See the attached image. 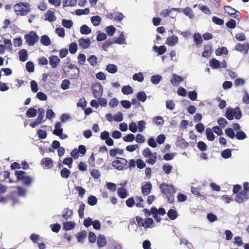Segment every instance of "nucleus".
Instances as JSON below:
<instances>
[{
  "instance_id": "nucleus-35",
  "label": "nucleus",
  "mask_w": 249,
  "mask_h": 249,
  "mask_svg": "<svg viewBox=\"0 0 249 249\" xmlns=\"http://www.w3.org/2000/svg\"><path fill=\"white\" fill-rule=\"evenodd\" d=\"M184 14L190 18H193L194 17L193 11L189 7H186L182 9Z\"/></svg>"
},
{
  "instance_id": "nucleus-29",
  "label": "nucleus",
  "mask_w": 249,
  "mask_h": 249,
  "mask_svg": "<svg viewBox=\"0 0 249 249\" xmlns=\"http://www.w3.org/2000/svg\"><path fill=\"white\" fill-rule=\"evenodd\" d=\"M40 42L44 46H49L51 43L50 37L47 35H43L41 37Z\"/></svg>"
},
{
  "instance_id": "nucleus-57",
  "label": "nucleus",
  "mask_w": 249,
  "mask_h": 249,
  "mask_svg": "<svg viewBox=\"0 0 249 249\" xmlns=\"http://www.w3.org/2000/svg\"><path fill=\"white\" fill-rule=\"evenodd\" d=\"M135 140V136L133 134H129L123 138V140L125 142H132Z\"/></svg>"
},
{
  "instance_id": "nucleus-20",
  "label": "nucleus",
  "mask_w": 249,
  "mask_h": 249,
  "mask_svg": "<svg viewBox=\"0 0 249 249\" xmlns=\"http://www.w3.org/2000/svg\"><path fill=\"white\" fill-rule=\"evenodd\" d=\"M212 52V48L210 45H206L204 47V50L202 53V56L204 57H210Z\"/></svg>"
},
{
  "instance_id": "nucleus-39",
  "label": "nucleus",
  "mask_w": 249,
  "mask_h": 249,
  "mask_svg": "<svg viewBox=\"0 0 249 249\" xmlns=\"http://www.w3.org/2000/svg\"><path fill=\"white\" fill-rule=\"evenodd\" d=\"M36 109L33 107H31L26 111V114L29 118H33L36 116Z\"/></svg>"
},
{
  "instance_id": "nucleus-6",
  "label": "nucleus",
  "mask_w": 249,
  "mask_h": 249,
  "mask_svg": "<svg viewBox=\"0 0 249 249\" xmlns=\"http://www.w3.org/2000/svg\"><path fill=\"white\" fill-rule=\"evenodd\" d=\"M26 42L30 46H33L39 40V36L34 31H31L24 36Z\"/></svg>"
},
{
  "instance_id": "nucleus-2",
  "label": "nucleus",
  "mask_w": 249,
  "mask_h": 249,
  "mask_svg": "<svg viewBox=\"0 0 249 249\" xmlns=\"http://www.w3.org/2000/svg\"><path fill=\"white\" fill-rule=\"evenodd\" d=\"M14 11L18 15L26 16L30 12V8L27 3L20 2L14 6Z\"/></svg>"
},
{
  "instance_id": "nucleus-38",
  "label": "nucleus",
  "mask_w": 249,
  "mask_h": 249,
  "mask_svg": "<svg viewBox=\"0 0 249 249\" xmlns=\"http://www.w3.org/2000/svg\"><path fill=\"white\" fill-rule=\"evenodd\" d=\"M90 20L93 25L95 26H98L101 22V18L99 16L92 17Z\"/></svg>"
},
{
  "instance_id": "nucleus-49",
  "label": "nucleus",
  "mask_w": 249,
  "mask_h": 249,
  "mask_svg": "<svg viewBox=\"0 0 249 249\" xmlns=\"http://www.w3.org/2000/svg\"><path fill=\"white\" fill-rule=\"evenodd\" d=\"M137 98L138 100L144 102L146 99V95L144 92L140 91L137 93Z\"/></svg>"
},
{
  "instance_id": "nucleus-37",
  "label": "nucleus",
  "mask_w": 249,
  "mask_h": 249,
  "mask_svg": "<svg viewBox=\"0 0 249 249\" xmlns=\"http://www.w3.org/2000/svg\"><path fill=\"white\" fill-rule=\"evenodd\" d=\"M162 79V76L160 75H153L151 77V82L154 85H157L160 82Z\"/></svg>"
},
{
  "instance_id": "nucleus-36",
  "label": "nucleus",
  "mask_w": 249,
  "mask_h": 249,
  "mask_svg": "<svg viewBox=\"0 0 249 249\" xmlns=\"http://www.w3.org/2000/svg\"><path fill=\"white\" fill-rule=\"evenodd\" d=\"M106 70L110 73H115L117 71L118 68L114 64H108L106 67Z\"/></svg>"
},
{
  "instance_id": "nucleus-17",
  "label": "nucleus",
  "mask_w": 249,
  "mask_h": 249,
  "mask_svg": "<svg viewBox=\"0 0 249 249\" xmlns=\"http://www.w3.org/2000/svg\"><path fill=\"white\" fill-rule=\"evenodd\" d=\"M152 189V185L150 183H147L142 187V194L144 196L149 195Z\"/></svg>"
},
{
  "instance_id": "nucleus-32",
  "label": "nucleus",
  "mask_w": 249,
  "mask_h": 249,
  "mask_svg": "<svg viewBox=\"0 0 249 249\" xmlns=\"http://www.w3.org/2000/svg\"><path fill=\"white\" fill-rule=\"evenodd\" d=\"M151 213L152 214H157L161 215H163L165 214L166 212L164 208H161L158 210L156 208H152L151 210Z\"/></svg>"
},
{
  "instance_id": "nucleus-30",
  "label": "nucleus",
  "mask_w": 249,
  "mask_h": 249,
  "mask_svg": "<svg viewBox=\"0 0 249 249\" xmlns=\"http://www.w3.org/2000/svg\"><path fill=\"white\" fill-rule=\"evenodd\" d=\"M80 32L82 35H87L91 32V30L87 25H83L80 27Z\"/></svg>"
},
{
  "instance_id": "nucleus-52",
  "label": "nucleus",
  "mask_w": 249,
  "mask_h": 249,
  "mask_svg": "<svg viewBox=\"0 0 249 249\" xmlns=\"http://www.w3.org/2000/svg\"><path fill=\"white\" fill-rule=\"evenodd\" d=\"M88 61L91 66H95L97 63V58L95 55H92L88 58Z\"/></svg>"
},
{
  "instance_id": "nucleus-59",
  "label": "nucleus",
  "mask_w": 249,
  "mask_h": 249,
  "mask_svg": "<svg viewBox=\"0 0 249 249\" xmlns=\"http://www.w3.org/2000/svg\"><path fill=\"white\" fill-rule=\"evenodd\" d=\"M222 157L224 159H228L231 156V150L227 149L224 150L221 153Z\"/></svg>"
},
{
  "instance_id": "nucleus-58",
  "label": "nucleus",
  "mask_w": 249,
  "mask_h": 249,
  "mask_svg": "<svg viewBox=\"0 0 249 249\" xmlns=\"http://www.w3.org/2000/svg\"><path fill=\"white\" fill-rule=\"evenodd\" d=\"M217 123L221 128H224L227 124V121L224 118L221 117L217 120Z\"/></svg>"
},
{
  "instance_id": "nucleus-19",
  "label": "nucleus",
  "mask_w": 249,
  "mask_h": 249,
  "mask_svg": "<svg viewBox=\"0 0 249 249\" xmlns=\"http://www.w3.org/2000/svg\"><path fill=\"white\" fill-rule=\"evenodd\" d=\"M63 129L61 126V124L60 123H57L54 125V129L53 131V134L58 136L59 134H61L63 132Z\"/></svg>"
},
{
  "instance_id": "nucleus-51",
  "label": "nucleus",
  "mask_w": 249,
  "mask_h": 249,
  "mask_svg": "<svg viewBox=\"0 0 249 249\" xmlns=\"http://www.w3.org/2000/svg\"><path fill=\"white\" fill-rule=\"evenodd\" d=\"M146 126V123L144 121H140L138 123L137 129H138L139 131L142 132L143 131Z\"/></svg>"
},
{
  "instance_id": "nucleus-60",
  "label": "nucleus",
  "mask_w": 249,
  "mask_h": 249,
  "mask_svg": "<svg viewBox=\"0 0 249 249\" xmlns=\"http://www.w3.org/2000/svg\"><path fill=\"white\" fill-rule=\"evenodd\" d=\"M113 119L115 121L120 122L123 120V114L121 112H118L114 116Z\"/></svg>"
},
{
  "instance_id": "nucleus-56",
  "label": "nucleus",
  "mask_w": 249,
  "mask_h": 249,
  "mask_svg": "<svg viewBox=\"0 0 249 249\" xmlns=\"http://www.w3.org/2000/svg\"><path fill=\"white\" fill-rule=\"evenodd\" d=\"M77 50V44L73 42L71 43L69 46V51L71 53L74 54L75 53Z\"/></svg>"
},
{
  "instance_id": "nucleus-16",
  "label": "nucleus",
  "mask_w": 249,
  "mask_h": 249,
  "mask_svg": "<svg viewBox=\"0 0 249 249\" xmlns=\"http://www.w3.org/2000/svg\"><path fill=\"white\" fill-rule=\"evenodd\" d=\"M178 37L173 35L171 36L167 37L166 39V44L170 46H174L178 43Z\"/></svg>"
},
{
  "instance_id": "nucleus-9",
  "label": "nucleus",
  "mask_w": 249,
  "mask_h": 249,
  "mask_svg": "<svg viewBox=\"0 0 249 249\" xmlns=\"http://www.w3.org/2000/svg\"><path fill=\"white\" fill-rule=\"evenodd\" d=\"M91 87L94 98H98L102 95L103 87L100 84L98 83H94L92 84Z\"/></svg>"
},
{
  "instance_id": "nucleus-26",
  "label": "nucleus",
  "mask_w": 249,
  "mask_h": 249,
  "mask_svg": "<svg viewBox=\"0 0 249 249\" xmlns=\"http://www.w3.org/2000/svg\"><path fill=\"white\" fill-rule=\"evenodd\" d=\"M206 135L207 139L210 141H213L215 139V136L213 135V132L211 128H207L206 129Z\"/></svg>"
},
{
  "instance_id": "nucleus-8",
  "label": "nucleus",
  "mask_w": 249,
  "mask_h": 249,
  "mask_svg": "<svg viewBox=\"0 0 249 249\" xmlns=\"http://www.w3.org/2000/svg\"><path fill=\"white\" fill-rule=\"evenodd\" d=\"M136 219L139 226L144 227L145 229L150 228L154 223L153 219L151 218H147L143 220L141 217L137 216Z\"/></svg>"
},
{
  "instance_id": "nucleus-50",
  "label": "nucleus",
  "mask_w": 249,
  "mask_h": 249,
  "mask_svg": "<svg viewBox=\"0 0 249 249\" xmlns=\"http://www.w3.org/2000/svg\"><path fill=\"white\" fill-rule=\"evenodd\" d=\"M173 169V166L168 163H166L163 165L162 170L165 173L167 174H170Z\"/></svg>"
},
{
  "instance_id": "nucleus-1",
  "label": "nucleus",
  "mask_w": 249,
  "mask_h": 249,
  "mask_svg": "<svg viewBox=\"0 0 249 249\" xmlns=\"http://www.w3.org/2000/svg\"><path fill=\"white\" fill-rule=\"evenodd\" d=\"M160 189L161 193L166 195L168 201L173 203L175 199L174 194L176 192L174 186L171 184L163 183L160 185Z\"/></svg>"
},
{
  "instance_id": "nucleus-31",
  "label": "nucleus",
  "mask_w": 249,
  "mask_h": 249,
  "mask_svg": "<svg viewBox=\"0 0 249 249\" xmlns=\"http://www.w3.org/2000/svg\"><path fill=\"white\" fill-rule=\"evenodd\" d=\"M45 110L43 108H39L38 109V116L36 119L40 124L43 122Z\"/></svg>"
},
{
  "instance_id": "nucleus-44",
  "label": "nucleus",
  "mask_w": 249,
  "mask_h": 249,
  "mask_svg": "<svg viewBox=\"0 0 249 249\" xmlns=\"http://www.w3.org/2000/svg\"><path fill=\"white\" fill-rule=\"evenodd\" d=\"M133 79L135 81H138L142 82L143 81L144 77L142 72H140L135 73L133 76Z\"/></svg>"
},
{
  "instance_id": "nucleus-21",
  "label": "nucleus",
  "mask_w": 249,
  "mask_h": 249,
  "mask_svg": "<svg viewBox=\"0 0 249 249\" xmlns=\"http://www.w3.org/2000/svg\"><path fill=\"white\" fill-rule=\"evenodd\" d=\"M183 80V78L177 74H173L171 79V82L173 85H178L179 83Z\"/></svg>"
},
{
  "instance_id": "nucleus-54",
  "label": "nucleus",
  "mask_w": 249,
  "mask_h": 249,
  "mask_svg": "<svg viewBox=\"0 0 249 249\" xmlns=\"http://www.w3.org/2000/svg\"><path fill=\"white\" fill-rule=\"evenodd\" d=\"M135 204L137 207L142 208L143 207V199L141 196H137L135 198Z\"/></svg>"
},
{
  "instance_id": "nucleus-43",
  "label": "nucleus",
  "mask_w": 249,
  "mask_h": 249,
  "mask_svg": "<svg viewBox=\"0 0 249 249\" xmlns=\"http://www.w3.org/2000/svg\"><path fill=\"white\" fill-rule=\"evenodd\" d=\"M115 43L120 44V45H123V44H126V42L125 41V38L124 36L123 32H122L120 36L116 39Z\"/></svg>"
},
{
  "instance_id": "nucleus-61",
  "label": "nucleus",
  "mask_w": 249,
  "mask_h": 249,
  "mask_svg": "<svg viewBox=\"0 0 249 249\" xmlns=\"http://www.w3.org/2000/svg\"><path fill=\"white\" fill-rule=\"evenodd\" d=\"M194 39L196 45L201 44L202 41V37L198 33H195L194 35Z\"/></svg>"
},
{
  "instance_id": "nucleus-14",
  "label": "nucleus",
  "mask_w": 249,
  "mask_h": 249,
  "mask_svg": "<svg viewBox=\"0 0 249 249\" xmlns=\"http://www.w3.org/2000/svg\"><path fill=\"white\" fill-rule=\"evenodd\" d=\"M60 62V59L56 55H52L49 58V64L52 68H56Z\"/></svg>"
},
{
  "instance_id": "nucleus-15",
  "label": "nucleus",
  "mask_w": 249,
  "mask_h": 249,
  "mask_svg": "<svg viewBox=\"0 0 249 249\" xmlns=\"http://www.w3.org/2000/svg\"><path fill=\"white\" fill-rule=\"evenodd\" d=\"M44 17L45 20H48L50 22L54 21L56 19V17L55 16L54 12L51 10H48L46 13Z\"/></svg>"
},
{
  "instance_id": "nucleus-42",
  "label": "nucleus",
  "mask_w": 249,
  "mask_h": 249,
  "mask_svg": "<svg viewBox=\"0 0 249 249\" xmlns=\"http://www.w3.org/2000/svg\"><path fill=\"white\" fill-rule=\"evenodd\" d=\"M75 227V224L73 222L68 221L64 223L63 228L67 231L73 229Z\"/></svg>"
},
{
  "instance_id": "nucleus-63",
  "label": "nucleus",
  "mask_w": 249,
  "mask_h": 249,
  "mask_svg": "<svg viewBox=\"0 0 249 249\" xmlns=\"http://www.w3.org/2000/svg\"><path fill=\"white\" fill-rule=\"evenodd\" d=\"M166 107L170 110H174L175 107V104L174 101L172 100L167 101L166 102Z\"/></svg>"
},
{
  "instance_id": "nucleus-48",
  "label": "nucleus",
  "mask_w": 249,
  "mask_h": 249,
  "mask_svg": "<svg viewBox=\"0 0 249 249\" xmlns=\"http://www.w3.org/2000/svg\"><path fill=\"white\" fill-rule=\"evenodd\" d=\"M62 24L64 27L70 29L72 26L73 22L71 20L64 19L62 20Z\"/></svg>"
},
{
  "instance_id": "nucleus-46",
  "label": "nucleus",
  "mask_w": 249,
  "mask_h": 249,
  "mask_svg": "<svg viewBox=\"0 0 249 249\" xmlns=\"http://www.w3.org/2000/svg\"><path fill=\"white\" fill-rule=\"evenodd\" d=\"M72 214V211L69 209L64 210L62 216L65 219H69Z\"/></svg>"
},
{
  "instance_id": "nucleus-3",
  "label": "nucleus",
  "mask_w": 249,
  "mask_h": 249,
  "mask_svg": "<svg viewBox=\"0 0 249 249\" xmlns=\"http://www.w3.org/2000/svg\"><path fill=\"white\" fill-rule=\"evenodd\" d=\"M142 155L145 158V161L147 163L154 165L156 163L157 153L156 152L152 153L149 148L146 147L143 149Z\"/></svg>"
},
{
  "instance_id": "nucleus-24",
  "label": "nucleus",
  "mask_w": 249,
  "mask_h": 249,
  "mask_svg": "<svg viewBox=\"0 0 249 249\" xmlns=\"http://www.w3.org/2000/svg\"><path fill=\"white\" fill-rule=\"evenodd\" d=\"M18 55L20 60L24 62L28 59V53L26 50L22 49L19 51Z\"/></svg>"
},
{
  "instance_id": "nucleus-41",
  "label": "nucleus",
  "mask_w": 249,
  "mask_h": 249,
  "mask_svg": "<svg viewBox=\"0 0 249 249\" xmlns=\"http://www.w3.org/2000/svg\"><path fill=\"white\" fill-rule=\"evenodd\" d=\"M228 53V51L227 48L223 47L218 48L215 50V54L216 55H221L223 54H227Z\"/></svg>"
},
{
  "instance_id": "nucleus-5",
  "label": "nucleus",
  "mask_w": 249,
  "mask_h": 249,
  "mask_svg": "<svg viewBox=\"0 0 249 249\" xmlns=\"http://www.w3.org/2000/svg\"><path fill=\"white\" fill-rule=\"evenodd\" d=\"M15 175L18 180H22L23 184L27 186L30 185L33 181V178L26 175V173L23 171H16Z\"/></svg>"
},
{
  "instance_id": "nucleus-18",
  "label": "nucleus",
  "mask_w": 249,
  "mask_h": 249,
  "mask_svg": "<svg viewBox=\"0 0 249 249\" xmlns=\"http://www.w3.org/2000/svg\"><path fill=\"white\" fill-rule=\"evenodd\" d=\"M124 16L122 13L117 12L110 14L109 18L112 19L117 21H121L124 18Z\"/></svg>"
},
{
  "instance_id": "nucleus-55",
  "label": "nucleus",
  "mask_w": 249,
  "mask_h": 249,
  "mask_svg": "<svg viewBox=\"0 0 249 249\" xmlns=\"http://www.w3.org/2000/svg\"><path fill=\"white\" fill-rule=\"evenodd\" d=\"M97 202V198L93 196H90L89 197L88 203L91 206H94L96 204Z\"/></svg>"
},
{
  "instance_id": "nucleus-47",
  "label": "nucleus",
  "mask_w": 249,
  "mask_h": 249,
  "mask_svg": "<svg viewBox=\"0 0 249 249\" xmlns=\"http://www.w3.org/2000/svg\"><path fill=\"white\" fill-rule=\"evenodd\" d=\"M89 9L86 8L84 9H77L75 11V14L77 16H81L83 15H88L89 13Z\"/></svg>"
},
{
  "instance_id": "nucleus-13",
  "label": "nucleus",
  "mask_w": 249,
  "mask_h": 249,
  "mask_svg": "<svg viewBox=\"0 0 249 249\" xmlns=\"http://www.w3.org/2000/svg\"><path fill=\"white\" fill-rule=\"evenodd\" d=\"M235 50L240 52H244L245 53H247L249 50V44L248 43L244 44L238 43L235 46Z\"/></svg>"
},
{
  "instance_id": "nucleus-34",
  "label": "nucleus",
  "mask_w": 249,
  "mask_h": 249,
  "mask_svg": "<svg viewBox=\"0 0 249 249\" xmlns=\"http://www.w3.org/2000/svg\"><path fill=\"white\" fill-rule=\"evenodd\" d=\"M122 92L124 94L128 95L133 93V89L130 86H124L122 89Z\"/></svg>"
},
{
  "instance_id": "nucleus-7",
  "label": "nucleus",
  "mask_w": 249,
  "mask_h": 249,
  "mask_svg": "<svg viewBox=\"0 0 249 249\" xmlns=\"http://www.w3.org/2000/svg\"><path fill=\"white\" fill-rule=\"evenodd\" d=\"M127 160L123 158L118 159L112 162V165L118 170H122L127 168Z\"/></svg>"
},
{
  "instance_id": "nucleus-22",
  "label": "nucleus",
  "mask_w": 249,
  "mask_h": 249,
  "mask_svg": "<svg viewBox=\"0 0 249 249\" xmlns=\"http://www.w3.org/2000/svg\"><path fill=\"white\" fill-rule=\"evenodd\" d=\"M41 163L45 165L48 169L51 168L53 166V160L49 158H46L42 159L41 160Z\"/></svg>"
},
{
  "instance_id": "nucleus-12",
  "label": "nucleus",
  "mask_w": 249,
  "mask_h": 249,
  "mask_svg": "<svg viewBox=\"0 0 249 249\" xmlns=\"http://www.w3.org/2000/svg\"><path fill=\"white\" fill-rule=\"evenodd\" d=\"M79 46L83 49L88 48L90 45V39L89 38H81L78 41Z\"/></svg>"
},
{
  "instance_id": "nucleus-53",
  "label": "nucleus",
  "mask_w": 249,
  "mask_h": 249,
  "mask_svg": "<svg viewBox=\"0 0 249 249\" xmlns=\"http://www.w3.org/2000/svg\"><path fill=\"white\" fill-rule=\"evenodd\" d=\"M70 171L66 168H63L60 172L61 176L63 178H67L69 177L70 175Z\"/></svg>"
},
{
  "instance_id": "nucleus-45",
  "label": "nucleus",
  "mask_w": 249,
  "mask_h": 249,
  "mask_svg": "<svg viewBox=\"0 0 249 249\" xmlns=\"http://www.w3.org/2000/svg\"><path fill=\"white\" fill-rule=\"evenodd\" d=\"M105 31L109 36H112L116 31V28L112 25L107 26Z\"/></svg>"
},
{
  "instance_id": "nucleus-4",
  "label": "nucleus",
  "mask_w": 249,
  "mask_h": 249,
  "mask_svg": "<svg viewBox=\"0 0 249 249\" xmlns=\"http://www.w3.org/2000/svg\"><path fill=\"white\" fill-rule=\"evenodd\" d=\"M225 116L229 120H232L234 118L239 120L242 117V113L238 107L234 109L228 108L226 112Z\"/></svg>"
},
{
  "instance_id": "nucleus-28",
  "label": "nucleus",
  "mask_w": 249,
  "mask_h": 249,
  "mask_svg": "<svg viewBox=\"0 0 249 249\" xmlns=\"http://www.w3.org/2000/svg\"><path fill=\"white\" fill-rule=\"evenodd\" d=\"M124 153L123 149L116 148L115 149H111L109 150V155L111 157H115L117 154L122 155Z\"/></svg>"
},
{
  "instance_id": "nucleus-62",
  "label": "nucleus",
  "mask_w": 249,
  "mask_h": 249,
  "mask_svg": "<svg viewBox=\"0 0 249 249\" xmlns=\"http://www.w3.org/2000/svg\"><path fill=\"white\" fill-rule=\"evenodd\" d=\"M31 90L32 92L36 93L38 91V85L35 80H32L30 82Z\"/></svg>"
},
{
  "instance_id": "nucleus-27",
  "label": "nucleus",
  "mask_w": 249,
  "mask_h": 249,
  "mask_svg": "<svg viewBox=\"0 0 249 249\" xmlns=\"http://www.w3.org/2000/svg\"><path fill=\"white\" fill-rule=\"evenodd\" d=\"M107 243V240L105 236L100 235L97 239V244L100 248L104 247L106 246Z\"/></svg>"
},
{
  "instance_id": "nucleus-11",
  "label": "nucleus",
  "mask_w": 249,
  "mask_h": 249,
  "mask_svg": "<svg viewBox=\"0 0 249 249\" xmlns=\"http://www.w3.org/2000/svg\"><path fill=\"white\" fill-rule=\"evenodd\" d=\"M248 192L247 190L242 191L239 195H237L235 197V201L238 203H242L245 200L248 199Z\"/></svg>"
},
{
  "instance_id": "nucleus-25",
  "label": "nucleus",
  "mask_w": 249,
  "mask_h": 249,
  "mask_svg": "<svg viewBox=\"0 0 249 249\" xmlns=\"http://www.w3.org/2000/svg\"><path fill=\"white\" fill-rule=\"evenodd\" d=\"M153 50L155 52H157L158 54L160 55H162L165 53L166 51V47L164 45L160 46L159 47L157 46H154L153 47Z\"/></svg>"
},
{
  "instance_id": "nucleus-10",
  "label": "nucleus",
  "mask_w": 249,
  "mask_h": 249,
  "mask_svg": "<svg viewBox=\"0 0 249 249\" xmlns=\"http://www.w3.org/2000/svg\"><path fill=\"white\" fill-rule=\"evenodd\" d=\"M71 71H64L66 74H68V77L70 79H77L79 75V70L77 68H74L73 66H70Z\"/></svg>"
},
{
  "instance_id": "nucleus-64",
  "label": "nucleus",
  "mask_w": 249,
  "mask_h": 249,
  "mask_svg": "<svg viewBox=\"0 0 249 249\" xmlns=\"http://www.w3.org/2000/svg\"><path fill=\"white\" fill-rule=\"evenodd\" d=\"M226 134L230 138L233 139L235 135L233 130L232 128H229L225 130Z\"/></svg>"
},
{
  "instance_id": "nucleus-40",
  "label": "nucleus",
  "mask_w": 249,
  "mask_h": 249,
  "mask_svg": "<svg viewBox=\"0 0 249 249\" xmlns=\"http://www.w3.org/2000/svg\"><path fill=\"white\" fill-rule=\"evenodd\" d=\"M210 65L213 69H218L220 68V62L215 58H213L210 62Z\"/></svg>"
},
{
  "instance_id": "nucleus-33",
  "label": "nucleus",
  "mask_w": 249,
  "mask_h": 249,
  "mask_svg": "<svg viewBox=\"0 0 249 249\" xmlns=\"http://www.w3.org/2000/svg\"><path fill=\"white\" fill-rule=\"evenodd\" d=\"M117 193L121 198L124 199L127 196V192L124 188H119L118 189Z\"/></svg>"
},
{
  "instance_id": "nucleus-23",
  "label": "nucleus",
  "mask_w": 249,
  "mask_h": 249,
  "mask_svg": "<svg viewBox=\"0 0 249 249\" xmlns=\"http://www.w3.org/2000/svg\"><path fill=\"white\" fill-rule=\"evenodd\" d=\"M168 217L171 220L176 219L178 216V212L176 210L170 209L167 213Z\"/></svg>"
}]
</instances>
